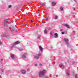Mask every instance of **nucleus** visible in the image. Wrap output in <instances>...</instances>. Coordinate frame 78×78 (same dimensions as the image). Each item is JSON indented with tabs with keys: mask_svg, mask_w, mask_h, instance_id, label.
I'll return each instance as SVG.
<instances>
[{
	"mask_svg": "<svg viewBox=\"0 0 78 78\" xmlns=\"http://www.w3.org/2000/svg\"><path fill=\"white\" fill-rule=\"evenodd\" d=\"M62 30H63V29H60L61 31H62Z\"/></svg>",
	"mask_w": 78,
	"mask_h": 78,
	"instance_id": "30",
	"label": "nucleus"
},
{
	"mask_svg": "<svg viewBox=\"0 0 78 78\" xmlns=\"http://www.w3.org/2000/svg\"><path fill=\"white\" fill-rule=\"evenodd\" d=\"M74 0V2H75L76 3V0Z\"/></svg>",
	"mask_w": 78,
	"mask_h": 78,
	"instance_id": "33",
	"label": "nucleus"
},
{
	"mask_svg": "<svg viewBox=\"0 0 78 78\" xmlns=\"http://www.w3.org/2000/svg\"><path fill=\"white\" fill-rule=\"evenodd\" d=\"M33 22V21H31V22Z\"/></svg>",
	"mask_w": 78,
	"mask_h": 78,
	"instance_id": "45",
	"label": "nucleus"
},
{
	"mask_svg": "<svg viewBox=\"0 0 78 78\" xmlns=\"http://www.w3.org/2000/svg\"><path fill=\"white\" fill-rule=\"evenodd\" d=\"M75 78H78V75L76 74L75 76Z\"/></svg>",
	"mask_w": 78,
	"mask_h": 78,
	"instance_id": "19",
	"label": "nucleus"
},
{
	"mask_svg": "<svg viewBox=\"0 0 78 78\" xmlns=\"http://www.w3.org/2000/svg\"><path fill=\"white\" fill-rule=\"evenodd\" d=\"M3 36L4 37H5L7 38V36L6 35H3Z\"/></svg>",
	"mask_w": 78,
	"mask_h": 78,
	"instance_id": "24",
	"label": "nucleus"
},
{
	"mask_svg": "<svg viewBox=\"0 0 78 78\" xmlns=\"http://www.w3.org/2000/svg\"><path fill=\"white\" fill-rule=\"evenodd\" d=\"M50 35L51 36H53V35H52V33L51 32L50 33Z\"/></svg>",
	"mask_w": 78,
	"mask_h": 78,
	"instance_id": "25",
	"label": "nucleus"
},
{
	"mask_svg": "<svg viewBox=\"0 0 78 78\" xmlns=\"http://www.w3.org/2000/svg\"><path fill=\"white\" fill-rule=\"evenodd\" d=\"M55 37L56 38V37H58V34L57 33H55L54 34Z\"/></svg>",
	"mask_w": 78,
	"mask_h": 78,
	"instance_id": "9",
	"label": "nucleus"
},
{
	"mask_svg": "<svg viewBox=\"0 0 78 78\" xmlns=\"http://www.w3.org/2000/svg\"><path fill=\"white\" fill-rule=\"evenodd\" d=\"M40 35H37V38H38V39H39V38L40 37Z\"/></svg>",
	"mask_w": 78,
	"mask_h": 78,
	"instance_id": "23",
	"label": "nucleus"
},
{
	"mask_svg": "<svg viewBox=\"0 0 78 78\" xmlns=\"http://www.w3.org/2000/svg\"><path fill=\"white\" fill-rule=\"evenodd\" d=\"M62 34H64V32H62Z\"/></svg>",
	"mask_w": 78,
	"mask_h": 78,
	"instance_id": "31",
	"label": "nucleus"
},
{
	"mask_svg": "<svg viewBox=\"0 0 78 78\" xmlns=\"http://www.w3.org/2000/svg\"><path fill=\"white\" fill-rule=\"evenodd\" d=\"M45 4H46V3H45V2H44V3H43L42 5H44V6H45Z\"/></svg>",
	"mask_w": 78,
	"mask_h": 78,
	"instance_id": "20",
	"label": "nucleus"
},
{
	"mask_svg": "<svg viewBox=\"0 0 78 78\" xmlns=\"http://www.w3.org/2000/svg\"><path fill=\"white\" fill-rule=\"evenodd\" d=\"M48 20V18H46V20Z\"/></svg>",
	"mask_w": 78,
	"mask_h": 78,
	"instance_id": "34",
	"label": "nucleus"
},
{
	"mask_svg": "<svg viewBox=\"0 0 78 78\" xmlns=\"http://www.w3.org/2000/svg\"><path fill=\"white\" fill-rule=\"evenodd\" d=\"M48 30H50V28H48Z\"/></svg>",
	"mask_w": 78,
	"mask_h": 78,
	"instance_id": "37",
	"label": "nucleus"
},
{
	"mask_svg": "<svg viewBox=\"0 0 78 78\" xmlns=\"http://www.w3.org/2000/svg\"><path fill=\"white\" fill-rule=\"evenodd\" d=\"M15 32H17V31L16 30V31H15Z\"/></svg>",
	"mask_w": 78,
	"mask_h": 78,
	"instance_id": "42",
	"label": "nucleus"
},
{
	"mask_svg": "<svg viewBox=\"0 0 78 78\" xmlns=\"http://www.w3.org/2000/svg\"><path fill=\"white\" fill-rule=\"evenodd\" d=\"M67 62H69V60H68V61H67Z\"/></svg>",
	"mask_w": 78,
	"mask_h": 78,
	"instance_id": "41",
	"label": "nucleus"
},
{
	"mask_svg": "<svg viewBox=\"0 0 78 78\" xmlns=\"http://www.w3.org/2000/svg\"><path fill=\"white\" fill-rule=\"evenodd\" d=\"M66 74L68 76H69L70 75V73H69V72L67 71L66 73Z\"/></svg>",
	"mask_w": 78,
	"mask_h": 78,
	"instance_id": "13",
	"label": "nucleus"
},
{
	"mask_svg": "<svg viewBox=\"0 0 78 78\" xmlns=\"http://www.w3.org/2000/svg\"><path fill=\"white\" fill-rule=\"evenodd\" d=\"M47 73V71L45 69H43L39 73V77H42Z\"/></svg>",
	"mask_w": 78,
	"mask_h": 78,
	"instance_id": "1",
	"label": "nucleus"
},
{
	"mask_svg": "<svg viewBox=\"0 0 78 78\" xmlns=\"http://www.w3.org/2000/svg\"><path fill=\"white\" fill-rule=\"evenodd\" d=\"M62 25L63 26H65V27H66V28H70V27H69V26L67 24H63Z\"/></svg>",
	"mask_w": 78,
	"mask_h": 78,
	"instance_id": "4",
	"label": "nucleus"
},
{
	"mask_svg": "<svg viewBox=\"0 0 78 78\" xmlns=\"http://www.w3.org/2000/svg\"><path fill=\"white\" fill-rule=\"evenodd\" d=\"M2 72H4V69L2 70Z\"/></svg>",
	"mask_w": 78,
	"mask_h": 78,
	"instance_id": "32",
	"label": "nucleus"
},
{
	"mask_svg": "<svg viewBox=\"0 0 78 78\" xmlns=\"http://www.w3.org/2000/svg\"><path fill=\"white\" fill-rule=\"evenodd\" d=\"M44 33L45 34H47V30H45L44 31Z\"/></svg>",
	"mask_w": 78,
	"mask_h": 78,
	"instance_id": "15",
	"label": "nucleus"
},
{
	"mask_svg": "<svg viewBox=\"0 0 78 78\" xmlns=\"http://www.w3.org/2000/svg\"><path fill=\"white\" fill-rule=\"evenodd\" d=\"M66 34H67V32H66Z\"/></svg>",
	"mask_w": 78,
	"mask_h": 78,
	"instance_id": "47",
	"label": "nucleus"
},
{
	"mask_svg": "<svg viewBox=\"0 0 78 78\" xmlns=\"http://www.w3.org/2000/svg\"><path fill=\"white\" fill-rule=\"evenodd\" d=\"M0 78H2V76L0 75Z\"/></svg>",
	"mask_w": 78,
	"mask_h": 78,
	"instance_id": "40",
	"label": "nucleus"
},
{
	"mask_svg": "<svg viewBox=\"0 0 78 78\" xmlns=\"http://www.w3.org/2000/svg\"><path fill=\"white\" fill-rule=\"evenodd\" d=\"M61 69H63L64 68V66H63V65L62 64L61 66Z\"/></svg>",
	"mask_w": 78,
	"mask_h": 78,
	"instance_id": "12",
	"label": "nucleus"
},
{
	"mask_svg": "<svg viewBox=\"0 0 78 78\" xmlns=\"http://www.w3.org/2000/svg\"><path fill=\"white\" fill-rule=\"evenodd\" d=\"M34 58H35V59H37L39 58V56H35Z\"/></svg>",
	"mask_w": 78,
	"mask_h": 78,
	"instance_id": "11",
	"label": "nucleus"
},
{
	"mask_svg": "<svg viewBox=\"0 0 78 78\" xmlns=\"http://www.w3.org/2000/svg\"><path fill=\"white\" fill-rule=\"evenodd\" d=\"M75 14H76V13H75Z\"/></svg>",
	"mask_w": 78,
	"mask_h": 78,
	"instance_id": "46",
	"label": "nucleus"
},
{
	"mask_svg": "<svg viewBox=\"0 0 78 78\" xmlns=\"http://www.w3.org/2000/svg\"><path fill=\"white\" fill-rule=\"evenodd\" d=\"M20 44V41H18L16 42L13 44V45L11 47V48H12V47H13L15 45H18V44Z\"/></svg>",
	"mask_w": 78,
	"mask_h": 78,
	"instance_id": "3",
	"label": "nucleus"
},
{
	"mask_svg": "<svg viewBox=\"0 0 78 78\" xmlns=\"http://www.w3.org/2000/svg\"><path fill=\"white\" fill-rule=\"evenodd\" d=\"M27 70L28 72H29V71H30V69L29 68L28 69H27Z\"/></svg>",
	"mask_w": 78,
	"mask_h": 78,
	"instance_id": "29",
	"label": "nucleus"
},
{
	"mask_svg": "<svg viewBox=\"0 0 78 78\" xmlns=\"http://www.w3.org/2000/svg\"><path fill=\"white\" fill-rule=\"evenodd\" d=\"M1 36H2H2H2V35H1Z\"/></svg>",
	"mask_w": 78,
	"mask_h": 78,
	"instance_id": "48",
	"label": "nucleus"
},
{
	"mask_svg": "<svg viewBox=\"0 0 78 78\" xmlns=\"http://www.w3.org/2000/svg\"><path fill=\"white\" fill-rule=\"evenodd\" d=\"M19 9V8H17V10H18Z\"/></svg>",
	"mask_w": 78,
	"mask_h": 78,
	"instance_id": "39",
	"label": "nucleus"
},
{
	"mask_svg": "<svg viewBox=\"0 0 78 78\" xmlns=\"http://www.w3.org/2000/svg\"><path fill=\"white\" fill-rule=\"evenodd\" d=\"M40 65L41 66H42V64L40 63Z\"/></svg>",
	"mask_w": 78,
	"mask_h": 78,
	"instance_id": "36",
	"label": "nucleus"
},
{
	"mask_svg": "<svg viewBox=\"0 0 78 78\" xmlns=\"http://www.w3.org/2000/svg\"><path fill=\"white\" fill-rule=\"evenodd\" d=\"M18 50L19 51H22V50H23V49H21L20 48H19Z\"/></svg>",
	"mask_w": 78,
	"mask_h": 78,
	"instance_id": "17",
	"label": "nucleus"
},
{
	"mask_svg": "<svg viewBox=\"0 0 78 78\" xmlns=\"http://www.w3.org/2000/svg\"><path fill=\"white\" fill-rule=\"evenodd\" d=\"M58 16L57 15L55 16V19H58Z\"/></svg>",
	"mask_w": 78,
	"mask_h": 78,
	"instance_id": "14",
	"label": "nucleus"
},
{
	"mask_svg": "<svg viewBox=\"0 0 78 78\" xmlns=\"http://www.w3.org/2000/svg\"><path fill=\"white\" fill-rule=\"evenodd\" d=\"M35 66H37V64H36Z\"/></svg>",
	"mask_w": 78,
	"mask_h": 78,
	"instance_id": "44",
	"label": "nucleus"
},
{
	"mask_svg": "<svg viewBox=\"0 0 78 78\" xmlns=\"http://www.w3.org/2000/svg\"><path fill=\"white\" fill-rule=\"evenodd\" d=\"M73 9L75 10V9Z\"/></svg>",
	"mask_w": 78,
	"mask_h": 78,
	"instance_id": "43",
	"label": "nucleus"
},
{
	"mask_svg": "<svg viewBox=\"0 0 78 78\" xmlns=\"http://www.w3.org/2000/svg\"><path fill=\"white\" fill-rule=\"evenodd\" d=\"M11 30L12 31H14V29H11Z\"/></svg>",
	"mask_w": 78,
	"mask_h": 78,
	"instance_id": "22",
	"label": "nucleus"
},
{
	"mask_svg": "<svg viewBox=\"0 0 78 78\" xmlns=\"http://www.w3.org/2000/svg\"><path fill=\"white\" fill-rule=\"evenodd\" d=\"M38 56H41V53L38 54Z\"/></svg>",
	"mask_w": 78,
	"mask_h": 78,
	"instance_id": "26",
	"label": "nucleus"
},
{
	"mask_svg": "<svg viewBox=\"0 0 78 78\" xmlns=\"http://www.w3.org/2000/svg\"><path fill=\"white\" fill-rule=\"evenodd\" d=\"M56 3L55 2H52L51 5L52 6H54L56 5Z\"/></svg>",
	"mask_w": 78,
	"mask_h": 78,
	"instance_id": "8",
	"label": "nucleus"
},
{
	"mask_svg": "<svg viewBox=\"0 0 78 78\" xmlns=\"http://www.w3.org/2000/svg\"><path fill=\"white\" fill-rule=\"evenodd\" d=\"M11 8V5H9L8 8Z\"/></svg>",
	"mask_w": 78,
	"mask_h": 78,
	"instance_id": "21",
	"label": "nucleus"
},
{
	"mask_svg": "<svg viewBox=\"0 0 78 78\" xmlns=\"http://www.w3.org/2000/svg\"><path fill=\"white\" fill-rule=\"evenodd\" d=\"M64 40L65 42L66 43V44L67 45L68 47H70V45L69 44V39L67 38H64Z\"/></svg>",
	"mask_w": 78,
	"mask_h": 78,
	"instance_id": "2",
	"label": "nucleus"
},
{
	"mask_svg": "<svg viewBox=\"0 0 78 78\" xmlns=\"http://www.w3.org/2000/svg\"><path fill=\"white\" fill-rule=\"evenodd\" d=\"M24 54L25 56H26V55H27V53H24Z\"/></svg>",
	"mask_w": 78,
	"mask_h": 78,
	"instance_id": "28",
	"label": "nucleus"
},
{
	"mask_svg": "<svg viewBox=\"0 0 78 78\" xmlns=\"http://www.w3.org/2000/svg\"><path fill=\"white\" fill-rule=\"evenodd\" d=\"M22 57L23 58H27V57H26V56H25V55H23L22 56Z\"/></svg>",
	"mask_w": 78,
	"mask_h": 78,
	"instance_id": "10",
	"label": "nucleus"
},
{
	"mask_svg": "<svg viewBox=\"0 0 78 78\" xmlns=\"http://www.w3.org/2000/svg\"><path fill=\"white\" fill-rule=\"evenodd\" d=\"M39 48L40 51L41 52H42L43 51V48H42L41 46H39Z\"/></svg>",
	"mask_w": 78,
	"mask_h": 78,
	"instance_id": "6",
	"label": "nucleus"
},
{
	"mask_svg": "<svg viewBox=\"0 0 78 78\" xmlns=\"http://www.w3.org/2000/svg\"><path fill=\"white\" fill-rule=\"evenodd\" d=\"M21 72L23 74H25V73H26V71H25V70H21Z\"/></svg>",
	"mask_w": 78,
	"mask_h": 78,
	"instance_id": "7",
	"label": "nucleus"
},
{
	"mask_svg": "<svg viewBox=\"0 0 78 78\" xmlns=\"http://www.w3.org/2000/svg\"><path fill=\"white\" fill-rule=\"evenodd\" d=\"M72 13L73 14H74V12H72Z\"/></svg>",
	"mask_w": 78,
	"mask_h": 78,
	"instance_id": "38",
	"label": "nucleus"
},
{
	"mask_svg": "<svg viewBox=\"0 0 78 78\" xmlns=\"http://www.w3.org/2000/svg\"><path fill=\"white\" fill-rule=\"evenodd\" d=\"M11 57L13 59V58H14V55H11Z\"/></svg>",
	"mask_w": 78,
	"mask_h": 78,
	"instance_id": "16",
	"label": "nucleus"
},
{
	"mask_svg": "<svg viewBox=\"0 0 78 78\" xmlns=\"http://www.w3.org/2000/svg\"><path fill=\"white\" fill-rule=\"evenodd\" d=\"M2 42L0 40V45H2Z\"/></svg>",
	"mask_w": 78,
	"mask_h": 78,
	"instance_id": "27",
	"label": "nucleus"
},
{
	"mask_svg": "<svg viewBox=\"0 0 78 78\" xmlns=\"http://www.w3.org/2000/svg\"><path fill=\"white\" fill-rule=\"evenodd\" d=\"M60 9L61 10V11H63V8L61 7L60 8Z\"/></svg>",
	"mask_w": 78,
	"mask_h": 78,
	"instance_id": "18",
	"label": "nucleus"
},
{
	"mask_svg": "<svg viewBox=\"0 0 78 78\" xmlns=\"http://www.w3.org/2000/svg\"><path fill=\"white\" fill-rule=\"evenodd\" d=\"M6 22H8V20H5L4 21V26H6V25H8V23H6Z\"/></svg>",
	"mask_w": 78,
	"mask_h": 78,
	"instance_id": "5",
	"label": "nucleus"
},
{
	"mask_svg": "<svg viewBox=\"0 0 78 78\" xmlns=\"http://www.w3.org/2000/svg\"><path fill=\"white\" fill-rule=\"evenodd\" d=\"M73 32L75 33V31L73 30Z\"/></svg>",
	"mask_w": 78,
	"mask_h": 78,
	"instance_id": "35",
	"label": "nucleus"
},
{
	"mask_svg": "<svg viewBox=\"0 0 78 78\" xmlns=\"http://www.w3.org/2000/svg\"><path fill=\"white\" fill-rule=\"evenodd\" d=\"M38 10H39V9H38Z\"/></svg>",
	"mask_w": 78,
	"mask_h": 78,
	"instance_id": "49",
	"label": "nucleus"
}]
</instances>
